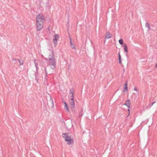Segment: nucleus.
<instances>
[{
  "label": "nucleus",
  "mask_w": 157,
  "mask_h": 157,
  "mask_svg": "<svg viewBox=\"0 0 157 157\" xmlns=\"http://www.w3.org/2000/svg\"><path fill=\"white\" fill-rule=\"evenodd\" d=\"M134 90L137 91H138V90L137 89V88L136 87H135L134 88Z\"/></svg>",
  "instance_id": "obj_20"
},
{
  "label": "nucleus",
  "mask_w": 157,
  "mask_h": 157,
  "mask_svg": "<svg viewBox=\"0 0 157 157\" xmlns=\"http://www.w3.org/2000/svg\"><path fill=\"white\" fill-rule=\"evenodd\" d=\"M155 67L157 68V63L155 64Z\"/></svg>",
  "instance_id": "obj_22"
},
{
  "label": "nucleus",
  "mask_w": 157,
  "mask_h": 157,
  "mask_svg": "<svg viewBox=\"0 0 157 157\" xmlns=\"http://www.w3.org/2000/svg\"><path fill=\"white\" fill-rule=\"evenodd\" d=\"M70 94L71 96H72L73 98V89L70 90Z\"/></svg>",
  "instance_id": "obj_13"
},
{
  "label": "nucleus",
  "mask_w": 157,
  "mask_h": 157,
  "mask_svg": "<svg viewBox=\"0 0 157 157\" xmlns=\"http://www.w3.org/2000/svg\"><path fill=\"white\" fill-rule=\"evenodd\" d=\"M66 109V111H69V110H70V109Z\"/></svg>",
  "instance_id": "obj_21"
},
{
  "label": "nucleus",
  "mask_w": 157,
  "mask_h": 157,
  "mask_svg": "<svg viewBox=\"0 0 157 157\" xmlns=\"http://www.w3.org/2000/svg\"><path fill=\"white\" fill-rule=\"evenodd\" d=\"M124 49V51L126 53H127L128 50L127 47V45L126 44H124L123 45Z\"/></svg>",
  "instance_id": "obj_11"
},
{
  "label": "nucleus",
  "mask_w": 157,
  "mask_h": 157,
  "mask_svg": "<svg viewBox=\"0 0 157 157\" xmlns=\"http://www.w3.org/2000/svg\"><path fill=\"white\" fill-rule=\"evenodd\" d=\"M64 107H66V108H67V105L66 103L65 102H64Z\"/></svg>",
  "instance_id": "obj_19"
},
{
  "label": "nucleus",
  "mask_w": 157,
  "mask_h": 157,
  "mask_svg": "<svg viewBox=\"0 0 157 157\" xmlns=\"http://www.w3.org/2000/svg\"><path fill=\"white\" fill-rule=\"evenodd\" d=\"M70 105L71 108H73L74 107L75 102L73 98H72L71 99V100L70 103Z\"/></svg>",
  "instance_id": "obj_6"
},
{
  "label": "nucleus",
  "mask_w": 157,
  "mask_h": 157,
  "mask_svg": "<svg viewBox=\"0 0 157 157\" xmlns=\"http://www.w3.org/2000/svg\"><path fill=\"white\" fill-rule=\"evenodd\" d=\"M112 36V35L109 33V32H107L106 33V36L105 38L108 39L110 38Z\"/></svg>",
  "instance_id": "obj_8"
},
{
  "label": "nucleus",
  "mask_w": 157,
  "mask_h": 157,
  "mask_svg": "<svg viewBox=\"0 0 157 157\" xmlns=\"http://www.w3.org/2000/svg\"><path fill=\"white\" fill-rule=\"evenodd\" d=\"M66 141L68 145L74 143V140L73 139H70L67 140Z\"/></svg>",
  "instance_id": "obj_7"
},
{
  "label": "nucleus",
  "mask_w": 157,
  "mask_h": 157,
  "mask_svg": "<svg viewBox=\"0 0 157 157\" xmlns=\"http://www.w3.org/2000/svg\"><path fill=\"white\" fill-rule=\"evenodd\" d=\"M18 61L20 65H23V61L19 60Z\"/></svg>",
  "instance_id": "obj_16"
},
{
  "label": "nucleus",
  "mask_w": 157,
  "mask_h": 157,
  "mask_svg": "<svg viewBox=\"0 0 157 157\" xmlns=\"http://www.w3.org/2000/svg\"><path fill=\"white\" fill-rule=\"evenodd\" d=\"M145 25L146 27L148 28V29L150 30L151 29V28L148 22H147L145 23Z\"/></svg>",
  "instance_id": "obj_12"
},
{
  "label": "nucleus",
  "mask_w": 157,
  "mask_h": 157,
  "mask_svg": "<svg viewBox=\"0 0 157 157\" xmlns=\"http://www.w3.org/2000/svg\"><path fill=\"white\" fill-rule=\"evenodd\" d=\"M82 112H83L82 110L80 112V113H79V117H80L83 115Z\"/></svg>",
  "instance_id": "obj_17"
},
{
  "label": "nucleus",
  "mask_w": 157,
  "mask_h": 157,
  "mask_svg": "<svg viewBox=\"0 0 157 157\" xmlns=\"http://www.w3.org/2000/svg\"><path fill=\"white\" fill-rule=\"evenodd\" d=\"M70 44H71V46H72L73 45V44H72V42H70Z\"/></svg>",
  "instance_id": "obj_24"
},
{
  "label": "nucleus",
  "mask_w": 157,
  "mask_h": 157,
  "mask_svg": "<svg viewBox=\"0 0 157 157\" xmlns=\"http://www.w3.org/2000/svg\"><path fill=\"white\" fill-rule=\"evenodd\" d=\"M154 103H155V102H153V103L151 105H153Z\"/></svg>",
  "instance_id": "obj_28"
},
{
  "label": "nucleus",
  "mask_w": 157,
  "mask_h": 157,
  "mask_svg": "<svg viewBox=\"0 0 157 157\" xmlns=\"http://www.w3.org/2000/svg\"><path fill=\"white\" fill-rule=\"evenodd\" d=\"M47 63L48 65L52 69L55 68L56 65V61L55 59L54 52L53 51L51 54L49 55L48 61Z\"/></svg>",
  "instance_id": "obj_2"
},
{
  "label": "nucleus",
  "mask_w": 157,
  "mask_h": 157,
  "mask_svg": "<svg viewBox=\"0 0 157 157\" xmlns=\"http://www.w3.org/2000/svg\"><path fill=\"white\" fill-rule=\"evenodd\" d=\"M72 48L75 49V46H73Z\"/></svg>",
  "instance_id": "obj_23"
},
{
  "label": "nucleus",
  "mask_w": 157,
  "mask_h": 157,
  "mask_svg": "<svg viewBox=\"0 0 157 157\" xmlns=\"http://www.w3.org/2000/svg\"><path fill=\"white\" fill-rule=\"evenodd\" d=\"M125 105L128 108H129L130 107V100H127L125 104Z\"/></svg>",
  "instance_id": "obj_9"
},
{
  "label": "nucleus",
  "mask_w": 157,
  "mask_h": 157,
  "mask_svg": "<svg viewBox=\"0 0 157 157\" xmlns=\"http://www.w3.org/2000/svg\"><path fill=\"white\" fill-rule=\"evenodd\" d=\"M118 56H119V63H121V55H120V53H118Z\"/></svg>",
  "instance_id": "obj_14"
},
{
  "label": "nucleus",
  "mask_w": 157,
  "mask_h": 157,
  "mask_svg": "<svg viewBox=\"0 0 157 157\" xmlns=\"http://www.w3.org/2000/svg\"><path fill=\"white\" fill-rule=\"evenodd\" d=\"M124 90H123V92H125V91H127L128 90V83L127 82H126L124 85Z\"/></svg>",
  "instance_id": "obj_10"
},
{
  "label": "nucleus",
  "mask_w": 157,
  "mask_h": 157,
  "mask_svg": "<svg viewBox=\"0 0 157 157\" xmlns=\"http://www.w3.org/2000/svg\"><path fill=\"white\" fill-rule=\"evenodd\" d=\"M48 107L51 108H52L54 105L53 101L52 99L51 98L50 101L48 103Z\"/></svg>",
  "instance_id": "obj_5"
},
{
  "label": "nucleus",
  "mask_w": 157,
  "mask_h": 157,
  "mask_svg": "<svg viewBox=\"0 0 157 157\" xmlns=\"http://www.w3.org/2000/svg\"><path fill=\"white\" fill-rule=\"evenodd\" d=\"M68 133H63L62 134V137L65 138V141L67 140L72 139L71 136H68Z\"/></svg>",
  "instance_id": "obj_4"
},
{
  "label": "nucleus",
  "mask_w": 157,
  "mask_h": 157,
  "mask_svg": "<svg viewBox=\"0 0 157 157\" xmlns=\"http://www.w3.org/2000/svg\"><path fill=\"white\" fill-rule=\"evenodd\" d=\"M45 21V18L42 14H39L36 18V24L37 31L40 30L43 27V24Z\"/></svg>",
  "instance_id": "obj_1"
},
{
  "label": "nucleus",
  "mask_w": 157,
  "mask_h": 157,
  "mask_svg": "<svg viewBox=\"0 0 157 157\" xmlns=\"http://www.w3.org/2000/svg\"><path fill=\"white\" fill-rule=\"evenodd\" d=\"M54 38L53 40L55 46H56L57 44V40L59 37V35L58 34H55L54 36Z\"/></svg>",
  "instance_id": "obj_3"
},
{
  "label": "nucleus",
  "mask_w": 157,
  "mask_h": 157,
  "mask_svg": "<svg viewBox=\"0 0 157 157\" xmlns=\"http://www.w3.org/2000/svg\"><path fill=\"white\" fill-rule=\"evenodd\" d=\"M128 116L126 117V118H127L130 115V110L129 109H128Z\"/></svg>",
  "instance_id": "obj_18"
},
{
  "label": "nucleus",
  "mask_w": 157,
  "mask_h": 157,
  "mask_svg": "<svg viewBox=\"0 0 157 157\" xmlns=\"http://www.w3.org/2000/svg\"><path fill=\"white\" fill-rule=\"evenodd\" d=\"M70 42H72V41H71V38H70Z\"/></svg>",
  "instance_id": "obj_25"
},
{
  "label": "nucleus",
  "mask_w": 157,
  "mask_h": 157,
  "mask_svg": "<svg viewBox=\"0 0 157 157\" xmlns=\"http://www.w3.org/2000/svg\"><path fill=\"white\" fill-rule=\"evenodd\" d=\"M123 40L122 39H121L119 40V42L121 45H122L123 44Z\"/></svg>",
  "instance_id": "obj_15"
},
{
  "label": "nucleus",
  "mask_w": 157,
  "mask_h": 157,
  "mask_svg": "<svg viewBox=\"0 0 157 157\" xmlns=\"http://www.w3.org/2000/svg\"><path fill=\"white\" fill-rule=\"evenodd\" d=\"M45 73H46V74H47L46 69H45Z\"/></svg>",
  "instance_id": "obj_26"
},
{
  "label": "nucleus",
  "mask_w": 157,
  "mask_h": 157,
  "mask_svg": "<svg viewBox=\"0 0 157 157\" xmlns=\"http://www.w3.org/2000/svg\"><path fill=\"white\" fill-rule=\"evenodd\" d=\"M35 66L36 67V69H37V66L36 64H35Z\"/></svg>",
  "instance_id": "obj_27"
}]
</instances>
